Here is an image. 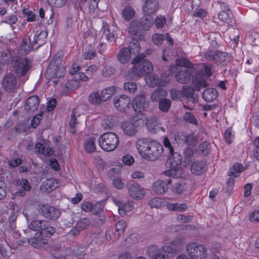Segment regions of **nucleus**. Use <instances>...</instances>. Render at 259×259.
I'll list each match as a JSON object with an SVG mask.
<instances>
[{"label":"nucleus","mask_w":259,"mask_h":259,"mask_svg":"<svg viewBox=\"0 0 259 259\" xmlns=\"http://www.w3.org/2000/svg\"><path fill=\"white\" fill-rule=\"evenodd\" d=\"M105 203V201L102 200L96 203L94 206L92 205L91 212L95 214L94 219L99 225H102L106 220L105 215L103 211Z\"/></svg>","instance_id":"9b49d317"},{"label":"nucleus","mask_w":259,"mask_h":259,"mask_svg":"<svg viewBox=\"0 0 259 259\" xmlns=\"http://www.w3.org/2000/svg\"><path fill=\"white\" fill-rule=\"evenodd\" d=\"M218 19L224 23L223 25H221L218 28H214L215 30H220L221 31H235L237 28H235L236 25H230V23L232 22V15L231 12L221 11L218 14Z\"/></svg>","instance_id":"6e6552de"},{"label":"nucleus","mask_w":259,"mask_h":259,"mask_svg":"<svg viewBox=\"0 0 259 259\" xmlns=\"http://www.w3.org/2000/svg\"><path fill=\"white\" fill-rule=\"evenodd\" d=\"M20 185L23 189V190H19L17 194L20 196H24L26 195V191H29L31 189L28 181L26 179H23L20 182Z\"/></svg>","instance_id":"37998d69"},{"label":"nucleus","mask_w":259,"mask_h":259,"mask_svg":"<svg viewBox=\"0 0 259 259\" xmlns=\"http://www.w3.org/2000/svg\"><path fill=\"white\" fill-rule=\"evenodd\" d=\"M79 86V82L75 79H71L68 81L66 84L65 87L69 90H73L77 88Z\"/></svg>","instance_id":"0e129e2a"},{"label":"nucleus","mask_w":259,"mask_h":259,"mask_svg":"<svg viewBox=\"0 0 259 259\" xmlns=\"http://www.w3.org/2000/svg\"><path fill=\"white\" fill-rule=\"evenodd\" d=\"M183 119L190 123L197 125L198 122L196 118L194 115L193 113L189 112H187L183 116Z\"/></svg>","instance_id":"5fc2aeb1"},{"label":"nucleus","mask_w":259,"mask_h":259,"mask_svg":"<svg viewBox=\"0 0 259 259\" xmlns=\"http://www.w3.org/2000/svg\"><path fill=\"white\" fill-rule=\"evenodd\" d=\"M31 39V35H30L29 37H25L23 39L19 49L20 54L25 55L29 54L31 51L36 49L32 43Z\"/></svg>","instance_id":"aec40b11"},{"label":"nucleus","mask_w":259,"mask_h":259,"mask_svg":"<svg viewBox=\"0 0 259 259\" xmlns=\"http://www.w3.org/2000/svg\"><path fill=\"white\" fill-rule=\"evenodd\" d=\"M184 143L190 146H194L197 144V139L193 134L185 136L183 140Z\"/></svg>","instance_id":"052dcab7"},{"label":"nucleus","mask_w":259,"mask_h":259,"mask_svg":"<svg viewBox=\"0 0 259 259\" xmlns=\"http://www.w3.org/2000/svg\"><path fill=\"white\" fill-rule=\"evenodd\" d=\"M195 91L196 90L194 88L184 87L182 91V94L187 98L188 101L193 104L198 102L197 95L195 94Z\"/></svg>","instance_id":"a878e982"},{"label":"nucleus","mask_w":259,"mask_h":259,"mask_svg":"<svg viewBox=\"0 0 259 259\" xmlns=\"http://www.w3.org/2000/svg\"><path fill=\"white\" fill-rule=\"evenodd\" d=\"M207 169V166L203 161H197L192 163L191 171L195 175L199 176L204 173Z\"/></svg>","instance_id":"b1692460"},{"label":"nucleus","mask_w":259,"mask_h":259,"mask_svg":"<svg viewBox=\"0 0 259 259\" xmlns=\"http://www.w3.org/2000/svg\"><path fill=\"white\" fill-rule=\"evenodd\" d=\"M145 57V54L142 53L132 60V63L134 64L132 72L135 76L141 77L153 71V67L152 63L148 60L144 59Z\"/></svg>","instance_id":"20e7f679"},{"label":"nucleus","mask_w":259,"mask_h":259,"mask_svg":"<svg viewBox=\"0 0 259 259\" xmlns=\"http://www.w3.org/2000/svg\"><path fill=\"white\" fill-rule=\"evenodd\" d=\"M48 33H38V35L31 34V41L35 46V49H37L42 45L44 44L46 41V38Z\"/></svg>","instance_id":"c85d7f7f"},{"label":"nucleus","mask_w":259,"mask_h":259,"mask_svg":"<svg viewBox=\"0 0 259 259\" xmlns=\"http://www.w3.org/2000/svg\"><path fill=\"white\" fill-rule=\"evenodd\" d=\"M38 210L44 217L52 221L57 220L61 214L58 209L49 204H39Z\"/></svg>","instance_id":"1a4fd4ad"},{"label":"nucleus","mask_w":259,"mask_h":259,"mask_svg":"<svg viewBox=\"0 0 259 259\" xmlns=\"http://www.w3.org/2000/svg\"><path fill=\"white\" fill-rule=\"evenodd\" d=\"M39 104L38 96L33 95L29 97L26 100L24 110L28 114H31L36 111Z\"/></svg>","instance_id":"f3484780"},{"label":"nucleus","mask_w":259,"mask_h":259,"mask_svg":"<svg viewBox=\"0 0 259 259\" xmlns=\"http://www.w3.org/2000/svg\"><path fill=\"white\" fill-rule=\"evenodd\" d=\"M121 127L124 134L130 136L135 135L137 132V130L134 124L128 121H123L122 122Z\"/></svg>","instance_id":"7c9ffc66"},{"label":"nucleus","mask_w":259,"mask_h":259,"mask_svg":"<svg viewBox=\"0 0 259 259\" xmlns=\"http://www.w3.org/2000/svg\"><path fill=\"white\" fill-rule=\"evenodd\" d=\"M90 225V220L86 218H84L80 219L76 223V227L78 228L80 231L83 230L89 227Z\"/></svg>","instance_id":"de8ad7c7"},{"label":"nucleus","mask_w":259,"mask_h":259,"mask_svg":"<svg viewBox=\"0 0 259 259\" xmlns=\"http://www.w3.org/2000/svg\"><path fill=\"white\" fill-rule=\"evenodd\" d=\"M116 69L110 66L104 67L102 71V75L105 77H110L115 74Z\"/></svg>","instance_id":"6e6d98bb"},{"label":"nucleus","mask_w":259,"mask_h":259,"mask_svg":"<svg viewBox=\"0 0 259 259\" xmlns=\"http://www.w3.org/2000/svg\"><path fill=\"white\" fill-rule=\"evenodd\" d=\"M113 201L118 207V211L120 215L124 216L126 212L132 209V204L130 202H125L117 198H113Z\"/></svg>","instance_id":"5701e85b"},{"label":"nucleus","mask_w":259,"mask_h":259,"mask_svg":"<svg viewBox=\"0 0 259 259\" xmlns=\"http://www.w3.org/2000/svg\"><path fill=\"white\" fill-rule=\"evenodd\" d=\"M85 150L88 153L94 152L96 150L95 138L90 137L84 144Z\"/></svg>","instance_id":"4c0bfd02"},{"label":"nucleus","mask_w":259,"mask_h":259,"mask_svg":"<svg viewBox=\"0 0 259 259\" xmlns=\"http://www.w3.org/2000/svg\"><path fill=\"white\" fill-rule=\"evenodd\" d=\"M42 234H36V236L28 240L29 244L37 248L47 249L49 246L48 239L42 237Z\"/></svg>","instance_id":"dca6fc26"},{"label":"nucleus","mask_w":259,"mask_h":259,"mask_svg":"<svg viewBox=\"0 0 259 259\" xmlns=\"http://www.w3.org/2000/svg\"><path fill=\"white\" fill-rule=\"evenodd\" d=\"M171 72L174 74L177 81L180 83H187L190 81L192 76L191 69H180L177 66L170 68Z\"/></svg>","instance_id":"9d476101"},{"label":"nucleus","mask_w":259,"mask_h":259,"mask_svg":"<svg viewBox=\"0 0 259 259\" xmlns=\"http://www.w3.org/2000/svg\"><path fill=\"white\" fill-rule=\"evenodd\" d=\"M231 57L229 54L224 52L218 51L217 57L215 58V64L220 65L222 67L226 66L228 63L231 61Z\"/></svg>","instance_id":"393cba45"},{"label":"nucleus","mask_w":259,"mask_h":259,"mask_svg":"<svg viewBox=\"0 0 259 259\" xmlns=\"http://www.w3.org/2000/svg\"><path fill=\"white\" fill-rule=\"evenodd\" d=\"M155 25L157 28H162L166 24V19L164 17L159 16L156 17L155 21Z\"/></svg>","instance_id":"e2e57ef3"},{"label":"nucleus","mask_w":259,"mask_h":259,"mask_svg":"<svg viewBox=\"0 0 259 259\" xmlns=\"http://www.w3.org/2000/svg\"><path fill=\"white\" fill-rule=\"evenodd\" d=\"M124 90L130 93H134L137 89V85L135 82L128 81L124 84Z\"/></svg>","instance_id":"680f3d73"},{"label":"nucleus","mask_w":259,"mask_h":259,"mask_svg":"<svg viewBox=\"0 0 259 259\" xmlns=\"http://www.w3.org/2000/svg\"><path fill=\"white\" fill-rule=\"evenodd\" d=\"M171 105V101L167 99H163L159 102V109L163 112L168 111Z\"/></svg>","instance_id":"8fccbe9b"},{"label":"nucleus","mask_w":259,"mask_h":259,"mask_svg":"<svg viewBox=\"0 0 259 259\" xmlns=\"http://www.w3.org/2000/svg\"><path fill=\"white\" fill-rule=\"evenodd\" d=\"M166 38L165 35L161 33H154L152 35V40L156 45H161L163 40Z\"/></svg>","instance_id":"603ef678"},{"label":"nucleus","mask_w":259,"mask_h":259,"mask_svg":"<svg viewBox=\"0 0 259 259\" xmlns=\"http://www.w3.org/2000/svg\"><path fill=\"white\" fill-rule=\"evenodd\" d=\"M46 224H47L46 220H33L29 224L28 228L32 230L41 233L43 229L46 226Z\"/></svg>","instance_id":"2f4dec72"},{"label":"nucleus","mask_w":259,"mask_h":259,"mask_svg":"<svg viewBox=\"0 0 259 259\" xmlns=\"http://www.w3.org/2000/svg\"><path fill=\"white\" fill-rule=\"evenodd\" d=\"M243 170V166L239 163H235L232 168L230 169L229 175L230 177H236V174L237 172H241Z\"/></svg>","instance_id":"3c124183"},{"label":"nucleus","mask_w":259,"mask_h":259,"mask_svg":"<svg viewBox=\"0 0 259 259\" xmlns=\"http://www.w3.org/2000/svg\"><path fill=\"white\" fill-rule=\"evenodd\" d=\"M193 219V215H185L184 214H179L177 216V220L181 223H188L191 222Z\"/></svg>","instance_id":"338daca9"},{"label":"nucleus","mask_w":259,"mask_h":259,"mask_svg":"<svg viewBox=\"0 0 259 259\" xmlns=\"http://www.w3.org/2000/svg\"><path fill=\"white\" fill-rule=\"evenodd\" d=\"M126 227V222L123 220H120L116 223L115 225V233H117V236H120L124 233Z\"/></svg>","instance_id":"a18cd8bd"},{"label":"nucleus","mask_w":259,"mask_h":259,"mask_svg":"<svg viewBox=\"0 0 259 259\" xmlns=\"http://www.w3.org/2000/svg\"><path fill=\"white\" fill-rule=\"evenodd\" d=\"M186 250L191 259H205L207 256V250L205 246L198 243H188Z\"/></svg>","instance_id":"423d86ee"},{"label":"nucleus","mask_w":259,"mask_h":259,"mask_svg":"<svg viewBox=\"0 0 259 259\" xmlns=\"http://www.w3.org/2000/svg\"><path fill=\"white\" fill-rule=\"evenodd\" d=\"M96 55V51L92 48L85 49L82 55V57L84 59L91 60L94 58Z\"/></svg>","instance_id":"bf43d9fd"},{"label":"nucleus","mask_w":259,"mask_h":259,"mask_svg":"<svg viewBox=\"0 0 259 259\" xmlns=\"http://www.w3.org/2000/svg\"><path fill=\"white\" fill-rule=\"evenodd\" d=\"M137 113H135L132 117V121L134 124L137 125H143L144 123V120L143 119L144 115L142 111H137Z\"/></svg>","instance_id":"09e8293b"},{"label":"nucleus","mask_w":259,"mask_h":259,"mask_svg":"<svg viewBox=\"0 0 259 259\" xmlns=\"http://www.w3.org/2000/svg\"><path fill=\"white\" fill-rule=\"evenodd\" d=\"M130 29L133 31H139L142 30L141 21L133 20L130 25Z\"/></svg>","instance_id":"774afa93"},{"label":"nucleus","mask_w":259,"mask_h":259,"mask_svg":"<svg viewBox=\"0 0 259 259\" xmlns=\"http://www.w3.org/2000/svg\"><path fill=\"white\" fill-rule=\"evenodd\" d=\"M199 149L203 155L206 156L209 154L210 150V145L209 143L205 141L200 144Z\"/></svg>","instance_id":"13d9d810"},{"label":"nucleus","mask_w":259,"mask_h":259,"mask_svg":"<svg viewBox=\"0 0 259 259\" xmlns=\"http://www.w3.org/2000/svg\"><path fill=\"white\" fill-rule=\"evenodd\" d=\"M172 184V180L169 179L166 182L162 180H157L154 183L152 186L153 191L158 194H163L168 190L167 185Z\"/></svg>","instance_id":"4be33fe9"},{"label":"nucleus","mask_w":259,"mask_h":259,"mask_svg":"<svg viewBox=\"0 0 259 259\" xmlns=\"http://www.w3.org/2000/svg\"><path fill=\"white\" fill-rule=\"evenodd\" d=\"M63 55L62 52H57L50 62L45 73L48 79L61 78L65 74V68L63 66L62 61Z\"/></svg>","instance_id":"7ed1b4c3"},{"label":"nucleus","mask_w":259,"mask_h":259,"mask_svg":"<svg viewBox=\"0 0 259 259\" xmlns=\"http://www.w3.org/2000/svg\"><path fill=\"white\" fill-rule=\"evenodd\" d=\"M119 142L118 136L113 132L105 133L99 139L100 147L107 152L114 150L119 144Z\"/></svg>","instance_id":"39448f33"},{"label":"nucleus","mask_w":259,"mask_h":259,"mask_svg":"<svg viewBox=\"0 0 259 259\" xmlns=\"http://www.w3.org/2000/svg\"><path fill=\"white\" fill-rule=\"evenodd\" d=\"M218 96L217 90L212 88L205 89L202 93L203 99L207 102H211L215 100Z\"/></svg>","instance_id":"bb28decb"},{"label":"nucleus","mask_w":259,"mask_h":259,"mask_svg":"<svg viewBox=\"0 0 259 259\" xmlns=\"http://www.w3.org/2000/svg\"><path fill=\"white\" fill-rule=\"evenodd\" d=\"M149 105V100L144 94L137 96L132 102V107L135 111L147 110Z\"/></svg>","instance_id":"f8f14e48"},{"label":"nucleus","mask_w":259,"mask_h":259,"mask_svg":"<svg viewBox=\"0 0 259 259\" xmlns=\"http://www.w3.org/2000/svg\"><path fill=\"white\" fill-rule=\"evenodd\" d=\"M17 85V79L15 76L12 73L5 75L2 80V87L8 92H13Z\"/></svg>","instance_id":"4468645a"},{"label":"nucleus","mask_w":259,"mask_h":259,"mask_svg":"<svg viewBox=\"0 0 259 259\" xmlns=\"http://www.w3.org/2000/svg\"><path fill=\"white\" fill-rule=\"evenodd\" d=\"M89 101L92 104H99L102 101L101 95L98 92L91 93L89 96Z\"/></svg>","instance_id":"a19ab883"},{"label":"nucleus","mask_w":259,"mask_h":259,"mask_svg":"<svg viewBox=\"0 0 259 259\" xmlns=\"http://www.w3.org/2000/svg\"><path fill=\"white\" fill-rule=\"evenodd\" d=\"M129 195L135 199H142L145 195L144 189L137 183H132L128 186Z\"/></svg>","instance_id":"6ab92c4d"},{"label":"nucleus","mask_w":259,"mask_h":259,"mask_svg":"<svg viewBox=\"0 0 259 259\" xmlns=\"http://www.w3.org/2000/svg\"><path fill=\"white\" fill-rule=\"evenodd\" d=\"M176 64L179 67H185L187 68H194V66H192L191 62L186 58H182L176 60Z\"/></svg>","instance_id":"864d4df0"},{"label":"nucleus","mask_w":259,"mask_h":259,"mask_svg":"<svg viewBox=\"0 0 259 259\" xmlns=\"http://www.w3.org/2000/svg\"><path fill=\"white\" fill-rule=\"evenodd\" d=\"M14 58L9 51L0 52V64L6 65L13 62Z\"/></svg>","instance_id":"72a5a7b5"},{"label":"nucleus","mask_w":259,"mask_h":259,"mask_svg":"<svg viewBox=\"0 0 259 259\" xmlns=\"http://www.w3.org/2000/svg\"><path fill=\"white\" fill-rule=\"evenodd\" d=\"M116 124V120L114 118L107 117L104 119L102 125L105 130L112 129Z\"/></svg>","instance_id":"79ce46f5"},{"label":"nucleus","mask_w":259,"mask_h":259,"mask_svg":"<svg viewBox=\"0 0 259 259\" xmlns=\"http://www.w3.org/2000/svg\"><path fill=\"white\" fill-rule=\"evenodd\" d=\"M116 91L115 86H112L102 90L101 95L103 102H106L114 95Z\"/></svg>","instance_id":"473e14b6"},{"label":"nucleus","mask_w":259,"mask_h":259,"mask_svg":"<svg viewBox=\"0 0 259 259\" xmlns=\"http://www.w3.org/2000/svg\"><path fill=\"white\" fill-rule=\"evenodd\" d=\"M12 64L15 72L19 76L25 75L31 67L29 59L18 56L14 58Z\"/></svg>","instance_id":"0eeeda50"},{"label":"nucleus","mask_w":259,"mask_h":259,"mask_svg":"<svg viewBox=\"0 0 259 259\" xmlns=\"http://www.w3.org/2000/svg\"><path fill=\"white\" fill-rule=\"evenodd\" d=\"M167 208L168 210L182 212L185 211L187 209V205L186 203H169L167 205Z\"/></svg>","instance_id":"58836bf2"},{"label":"nucleus","mask_w":259,"mask_h":259,"mask_svg":"<svg viewBox=\"0 0 259 259\" xmlns=\"http://www.w3.org/2000/svg\"><path fill=\"white\" fill-rule=\"evenodd\" d=\"M193 88L195 90L199 91L202 88L207 87L208 85V83L206 80L204 78H198L196 77V78L193 80Z\"/></svg>","instance_id":"e433bc0d"},{"label":"nucleus","mask_w":259,"mask_h":259,"mask_svg":"<svg viewBox=\"0 0 259 259\" xmlns=\"http://www.w3.org/2000/svg\"><path fill=\"white\" fill-rule=\"evenodd\" d=\"M68 251L64 247H55L53 251V255L56 259H65Z\"/></svg>","instance_id":"f704fd0d"},{"label":"nucleus","mask_w":259,"mask_h":259,"mask_svg":"<svg viewBox=\"0 0 259 259\" xmlns=\"http://www.w3.org/2000/svg\"><path fill=\"white\" fill-rule=\"evenodd\" d=\"M113 100L115 107L119 111L125 112L127 108H130L131 99L125 95L116 96Z\"/></svg>","instance_id":"2eb2a0df"},{"label":"nucleus","mask_w":259,"mask_h":259,"mask_svg":"<svg viewBox=\"0 0 259 259\" xmlns=\"http://www.w3.org/2000/svg\"><path fill=\"white\" fill-rule=\"evenodd\" d=\"M186 183L182 181L177 182L172 186L173 192L178 194H182L186 190Z\"/></svg>","instance_id":"c9c22d12"},{"label":"nucleus","mask_w":259,"mask_h":259,"mask_svg":"<svg viewBox=\"0 0 259 259\" xmlns=\"http://www.w3.org/2000/svg\"><path fill=\"white\" fill-rule=\"evenodd\" d=\"M135 14L134 9L130 6H128L123 9L122 11V16L124 20L129 21L131 20Z\"/></svg>","instance_id":"ea45409f"},{"label":"nucleus","mask_w":259,"mask_h":259,"mask_svg":"<svg viewBox=\"0 0 259 259\" xmlns=\"http://www.w3.org/2000/svg\"><path fill=\"white\" fill-rule=\"evenodd\" d=\"M183 160L182 156L178 152H173L169 153L168 156V161L171 167H175L182 163Z\"/></svg>","instance_id":"c756f323"},{"label":"nucleus","mask_w":259,"mask_h":259,"mask_svg":"<svg viewBox=\"0 0 259 259\" xmlns=\"http://www.w3.org/2000/svg\"><path fill=\"white\" fill-rule=\"evenodd\" d=\"M143 14L153 16L160 7L158 0H143Z\"/></svg>","instance_id":"ddd939ff"},{"label":"nucleus","mask_w":259,"mask_h":259,"mask_svg":"<svg viewBox=\"0 0 259 259\" xmlns=\"http://www.w3.org/2000/svg\"><path fill=\"white\" fill-rule=\"evenodd\" d=\"M161 199L158 197L152 198L149 201V205L151 208H159L162 205Z\"/></svg>","instance_id":"69168bd1"},{"label":"nucleus","mask_w":259,"mask_h":259,"mask_svg":"<svg viewBox=\"0 0 259 259\" xmlns=\"http://www.w3.org/2000/svg\"><path fill=\"white\" fill-rule=\"evenodd\" d=\"M136 147L141 157L149 161H156L163 152L161 144L156 141L146 138L138 140Z\"/></svg>","instance_id":"f257e3e1"},{"label":"nucleus","mask_w":259,"mask_h":259,"mask_svg":"<svg viewBox=\"0 0 259 259\" xmlns=\"http://www.w3.org/2000/svg\"><path fill=\"white\" fill-rule=\"evenodd\" d=\"M58 181L54 178L47 179L44 180L40 187L43 193H50L59 187Z\"/></svg>","instance_id":"a211bd4d"},{"label":"nucleus","mask_w":259,"mask_h":259,"mask_svg":"<svg viewBox=\"0 0 259 259\" xmlns=\"http://www.w3.org/2000/svg\"><path fill=\"white\" fill-rule=\"evenodd\" d=\"M45 228L43 229L41 234L45 235L46 236L50 237L56 232V229L54 227L50 226L49 222L47 221Z\"/></svg>","instance_id":"4d7b16f0"},{"label":"nucleus","mask_w":259,"mask_h":259,"mask_svg":"<svg viewBox=\"0 0 259 259\" xmlns=\"http://www.w3.org/2000/svg\"><path fill=\"white\" fill-rule=\"evenodd\" d=\"M154 24L153 16L143 14L141 20V26L143 31H148L152 27Z\"/></svg>","instance_id":"cd10ccee"},{"label":"nucleus","mask_w":259,"mask_h":259,"mask_svg":"<svg viewBox=\"0 0 259 259\" xmlns=\"http://www.w3.org/2000/svg\"><path fill=\"white\" fill-rule=\"evenodd\" d=\"M130 37L132 41L129 47L122 48L117 55V59L121 64H126L130 62L132 54H139L141 50L139 41H145L143 33H131Z\"/></svg>","instance_id":"f03ea898"},{"label":"nucleus","mask_w":259,"mask_h":259,"mask_svg":"<svg viewBox=\"0 0 259 259\" xmlns=\"http://www.w3.org/2000/svg\"><path fill=\"white\" fill-rule=\"evenodd\" d=\"M146 252L150 259H166V257L163 250L155 245L149 246Z\"/></svg>","instance_id":"412c9836"},{"label":"nucleus","mask_w":259,"mask_h":259,"mask_svg":"<svg viewBox=\"0 0 259 259\" xmlns=\"http://www.w3.org/2000/svg\"><path fill=\"white\" fill-rule=\"evenodd\" d=\"M185 243V240L183 238H177L170 244L176 249L178 252H179L183 249Z\"/></svg>","instance_id":"c03bdc74"},{"label":"nucleus","mask_w":259,"mask_h":259,"mask_svg":"<svg viewBox=\"0 0 259 259\" xmlns=\"http://www.w3.org/2000/svg\"><path fill=\"white\" fill-rule=\"evenodd\" d=\"M218 51L213 49H208L205 53L204 56L208 61H213L215 63V58L217 57Z\"/></svg>","instance_id":"49530a36"}]
</instances>
